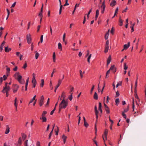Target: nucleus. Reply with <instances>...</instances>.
<instances>
[{
	"label": "nucleus",
	"instance_id": "f257e3e1",
	"mask_svg": "<svg viewBox=\"0 0 146 146\" xmlns=\"http://www.w3.org/2000/svg\"><path fill=\"white\" fill-rule=\"evenodd\" d=\"M68 104V101L63 99L59 105V112H60L61 109L65 108Z\"/></svg>",
	"mask_w": 146,
	"mask_h": 146
},
{
	"label": "nucleus",
	"instance_id": "f03ea898",
	"mask_svg": "<svg viewBox=\"0 0 146 146\" xmlns=\"http://www.w3.org/2000/svg\"><path fill=\"white\" fill-rule=\"evenodd\" d=\"M44 98L43 96H41L40 99L39 100V105L40 106H41L43 105L44 102Z\"/></svg>",
	"mask_w": 146,
	"mask_h": 146
},
{
	"label": "nucleus",
	"instance_id": "7ed1b4c3",
	"mask_svg": "<svg viewBox=\"0 0 146 146\" xmlns=\"http://www.w3.org/2000/svg\"><path fill=\"white\" fill-rule=\"evenodd\" d=\"M17 75L18 77L16 79L18 81L21 83H22L21 82V79L22 78V76L19 75V72H16L15 73V76Z\"/></svg>",
	"mask_w": 146,
	"mask_h": 146
},
{
	"label": "nucleus",
	"instance_id": "20e7f679",
	"mask_svg": "<svg viewBox=\"0 0 146 146\" xmlns=\"http://www.w3.org/2000/svg\"><path fill=\"white\" fill-rule=\"evenodd\" d=\"M27 39L28 43L30 44L31 42V38L30 34H27Z\"/></svg>",
	"mask_w": 146,
	"mask_h": 146
},
{
	"label": "nucleus",
	"instance_id": "39448f33",
	"mask_svg": "<svg viewBox=\"0 0 146 146\" xmlns=\"http://www.w3.org/2000/svg\"><path fill=\"white\" fill-rule=\"evenodd\" d=\"M10 89V88L9 86H8L7 87H4L3 90L2 91V92L3 93H5V92H8V91Z\"/></svg>",
	"mask_w": 146,
	"mask_h": 146
},
{
	"label": "nucleus",
	"instance_id": "423d86ee",
	"mask_svg": "<svg viewBox=\"0 0 146 146\" xmlns=\"http://www.w3.org/2000/svg\"><path fill=\"white\" fill-rule=\"evenodd\" d=\"M62 81V80L59 79L58 81V84L57 86H56L55 87V89L54 90V92H56V90L59 87L61 84V82Z\"/></svg>",
	"mask_w": 146,
	"mask_h": 146
},
{
	"label": "nucleus",
	"instance_id": "0eeeda50",
	"mask_svg": "<svg viewBox=\"0 0 146 146\" xmlns=\"http://www.w3.org/2000/svg\"><path fill=\"white\" fill-rule=\"evenodd\" d=\"M14 88L13 89V92L14 93H15L18 90L19 88V86L18 85L15 84L14 85Z\"/></svg>",
	"mask_w": 146,
	"mask_h": 146
},
{
	"label": "nucleus",
	"instance_id": "6e6552de",
	"mask_svg": "<svg viewBox=\"0 0 146 146\" xmlns=\"http://www.w3.org/2000/svg\"><path fill=\"white\" fill-rule=\"evenodd\" d=\"M6 129L5 132V133L6 134H8L10 131V128L8 125H6Z\"/></svg>",
	"mask_w": 146,
	"mask_h": 146
},
{
	"label": "nucleus",
	"instance_id": "1a4fd4ad",
	"mask_svg": "<svg viewBox=\"0 0 146 146\" xmlns=\"http://www.w3.org/2000/svg\"><path fill=\"white\" fill-rule=\"evenodd\" d=\"M130 42H128L127 44H125L124 45L123 48L125 50L127 49L130 46Z\"/></svg>",
	"mask_w": 146,
	"mask_h": 146
},
{
	"label": "nucleus",
	"instance_id": "9d476101",
	"mask_svg": "<svg viewBox=\"0 0 146 146\" xmlns=\"http://www.w3.org/2000/svg\"><path fill=\"white\" fill-rule=\"evenodd\" d=\"M5 67L6 68V70L7 71V76H8L9 74L10 69L7 66H6Z\"/></svg>",
	"mask_w": 146,
	"mask_h": 146
},
{
	"label": "nucleus",
	"instance_id": "9b49d317",
	"mask_svg": "<svg viewBox=\"0 0 146 146\" xmlns=\"http://www.w3.org/2000/svg\"><path fill=\"white\" fill-rule=\"evenodd\" d=\"M59 3H60V10H59V14H61V13L62 12V5H61V0H58Z\"/></svg>",
	"mask_w": 146,
	"mask_h": 146
},
{
	"label": "nucleus",
	"instance_id": "f8f14e48",
	"mask_svg": "<svg viewBox=\"0 0 146 146\" xmlns=\"http://www.w3.org/2000/svg\"><path fill=\"white\" fill-rule=\"evenodd\" d=\"M67 138V137L65 135H63L62 137V138L63 140L64 143H65L66 142V139Z\"/></svg>",
	"mask_w": 146,
	"mask_h": 146
},
{
	"label": "nucleus",
	"instance_id": "ddd939ff",
	"mask_svg": "<svg viewBox=\"0 0 146 146\" xmlns=\"http://www.w3.org/2000/svg\"><path fill=\"white\" fill-rule=\"evenodd\" d=\"M111 61V57L110 55L108 57L107 60V65L108 66L110 63Z\"/></svg>",
	"mask_w": 146,
	"mask_h": 146
},
{
	"label": "nucleus",
	"instance_id": "4468645a",
	"mask_svg": "<svg viewBox=\"0 0 146 146\" xmlns=\"http://www.w3.org/2000/svg\"><path fill=\"white\" fill-rule=\"evenodd\" d=\"M116 1L115 0H113L110 3V6L113 7L116 5Z\"/></svg>",
	"mask_w": 146,
	"mask_h": 146
},
{
	"label": "nucleus",
	"instance_id": "2eb2a0df",
	"mask_svg": "<svg viewBox=\"0 0 146 146\" xmlns=\"http://www.w3.org/2000/svg\"><path fill=\"white\" fill-rule=\"evenodd\" d=\"M99 106L98 110L101 111V112L102 113V104L100 102L99 103Z\"/></svg>",
	"mask_w": 146,
	"mask_h": 146
},
{
	"label": "nucleus",
	"instance_id": "dca6fc26",
	"mask_svg": "<svg viewBox=\"0 0 146 146\" xmlns=\"http://www.w3.org/2000/svg\"><path fill=\"white\" fill-rule=\"evenodd\" d=\"M101 13H104L106 6H101Z\"/></svg>",
	"mask_w": 146,
	"mask_h": 146
},
{
	"label": "nucleus",
	"instance_id": "f3484780",
	"mask_svg": "<svg viewBox=\"0 0 146 146\" xmlns=\"http://www.w3.org/2000/svg\"><path fill=\"white\" fill-rule=\"evenodd\" d=\"M94 98L96 100H97L98 99V94L96 92H95L94 94Z\"/></svg>",
	"mask_w": 146,
	"mask_h": 146
},
{
	"label": "nucleus",
	"instance_id": "a211bd4d",
	"mask_svg": "<svg viewBox=\"0 0 146 146\" xmlns=\"http://www.w3.org/2000/svg\"><path fill=\"white\" fill-rule=\"evenodd\" d=\"M115 67L114 65H113L111 66V67L110 68V70H111L113 71V72L114 73L116 71V69H115V70H114L113 71V70L114 69Z\"/></svg>",
	"mask_w": 146,
	"mask_h": 146
},
{
	"label": "nucleus",
	"instance_id": "6ab92c4d",
	"mask_svg": "<svg viewBox=\"0 0 146 146\" xmlns=\"http://www.w3.org/2000/svg\"><path fill=\"white\" fill-rule=\"evenodd\" d=\"M108 133V130L107 129H106L104 132V135L106 139H107V136Z\"/></svg>",
	"mask_w": 146,
	"mask_h": 146
},
{
	"label": "nucleus",
	"instance_id": "aec40b11",
	"mask_svg": "<svg viewBox=\"0 0 146 146\" xmlns=\"http://www.w3.org/2000/svg\"><path fill=\"white\" fill-rule=\"evenodd\" d=\"M109 31H110V30L109 29L108 31V32L105 35V38L106 40H107L108 37V36L109 35Z\"/></svg>",
	"mask_w": 146,
	"mask_h": 146
},
{
	"label": "nucleus",
	"instance_id": "412c9836",
	"mask_svg": "<svg viewBox=\"0 0 146 146\" xmlns=\"http://www.w3.org/2000/svg\"><path fill=\"white\" fill-rule=\"evenodd\" d=\"M123 21L121 19L120 17L119 20V25L120 26H121L123 25Z\"/></svg>",
	"mask_w": 146,
	"mask_h": 146
},
{
	"label": "nucleus",
	"instance_id": "4be33fe9",
	"mask_svg": "<svg viewBox=\"0 0 146 146\" xmlns=\"http://www.w3.org/2000/svg\"><path fill=\"white\" fill-rule=\"evenodd\" d=\"M56 55L55 52H54L53 54V61L54 62L56 61Z\"/></svg>",
	"mask_w": 146,
	"mask_h": 146
},
{
	"label": "nucleus",
	"instance_id": "5701e85b",
	"mask_svg": "<svg viewBox=\"0 0 146 146\" xmlns=\"http://www.w3.org/2000/svg\"><path fill=\"white\" fill-rule=\"evenodd\" d=\"M118 7H117L115 9V12L114 13V14L113 16L112 17V19H113L115 16L116 15V14H117V13L118 12Z\"/></svg>",
	"mask_w": 146,
	"mask_h": 146
},
{
	"label": "nucleus",
	"instance_id": "b1692460",
	"mask_svg": "<svg viewBox=\"0 0 146 146\" xmlns=\"http://www.w3.org/2000/svg\"><path fill=\"white\" fill-rule=\"evenodd\" d=\"M21 135L22 138L23 139V140H25L26 137V135L24 133H22Z\"/></svg>",
	"mask_w": 146,
	"mask_h": 146
},
{
	"label": "nucleus",
	"instance_id": "393cba45",
	"mask_svg": "<svg viewBox=\"0 0 146 146\" xmlns=\"http://www.w3.org/2000/svg\"><path fill=\"white\" fill-rule=\"evenodd\" d=\"M22 143V139L21 137H20L19 138L18 141V144L19 145H20Z\"/></svg>",
	"mask_w": 146,
	"mask_h": 146
},
{
	"label": "nucleus",
	"instance_id": "a878e982",
	"mask_svg": "<svg viewBox=\"0 0 146 146\" xmlns=\"http://www.w3.org/2000/svg\"><path fill=\"white\" fill-rule=\"evenodd\" d=\"M11 50V48H8V47H6L5 48V52H9Z\"/></svg>",
	"mask_w": 146,
	"mask_h": 146
},
{
	"label": "nucleus",
	"instance_id": "bb28decb",
	"mask_svg": "<svg viewBox=\"0 0 146 146\" xmlns=\"http://www.w3.org/2000/svg\"><path fill=\"white\" fill-rule=\"evenodd\" d=\"M109 49V46H106L105 49L104 50V52L105 53H107Z\"/></svg>",
	"mask_w": 146,
	"mask_h": 146
},
{
	"label": "nucleus",
	"instance_id": "cd10ccee",
	"mask_svg": "<svg viewBox=\"0 0 146 146\" xmlns=\"http://www.w3.org/2000/svg\"><path fill=\"white\" fill-rule=\"evenodd\" d=\"M135 92V98L138 101H139V98L137 94V92Z\"/></svg>",
	"mask_w": 146,
	"mask_h": 146
},
{
	"label": "nucleus",
	"instance_id": "c85d7f7f",
	"mask_svg": "<svg viewBox=\"0 0 146 146\" xmlns=\"http://www.w3.org/2000/svg\"><path fill=\"white\" fill-rule=\"evenodd\" d=\"M116 105L117 106L119 103V98H117L115 100V101Z\"/></svg>",
	"mask_w": 146,
	"mask_h": 146
},
{
	"label": "nucleus",
	"instance_id": "c756f323",
	"mask_svg": "<svg viewBox=\"0 0 146 146\" xmlns=\"http://www.w3.org/2000/svg\"><path fill=\"white\" fill-rule=\"evenodd\" d=\"M41 83L40 84V86L41 87H43L44 86V80L43 79H42L41 80Z\"/></svg>",
	"mask_w": 146,
	"mask_h": 146
},
{
	"label": "nucleus",
	"instance_id": "7c9ffc66",
	"mask_svg": "<svg viewBox=\"0 0 146 146\" xmlns=\"http://www.w3.org/2000/svg\"><path fill=\"white\" fill-rule=\"evenodd\" d=\"M35 52L36 53L35 58L36 59H37L39 56V54L36 51H35Z\"/></svg>",
	"mask_w": 146,
	"mask_h": 146
},
{
	"label": "nucleus",
	"instance_id": "2f4dec72",
	"mask_svg": "<svg viewBox=\"0 0 146 146\" xmlns=\"http://www.w3.org/2000/svg\"><path fill=\"white\" fill-rule=\"evenodd\" d=\"M36 97V95L35 96L33 97V99L31 100H30V101L29 102V104L31 103H32L33 102V101H34V100H35Z\"/></svg>",
	"mask_w": 146,
	"mask_h": 146
},
{
	"label": "nucleus",
	"instance_id": "473e14b6",
	"mask_svg": "<svg viewBox=\"0 0 146 146\" xmlns=\"http://www.w3.org/2000/svg\"><path fill=\"white\" fill-rule=\"evenodd\" d=\"M105 110L106 111L107 113H110V109L108 107H107L106 108H105Z\"/></svg>",
	"mask_w": 146,
	"mask_h": 146
},
{
	"label": "nucleus",
	"instance_id": "72a5a7b5",
	"mask_svg": "<svg viewBox=\"0 0 146 146\" xmlns=\"http://www.w3.org/2000/svg\"><path fill=\"white\" fill-rule=\"evenodd\" d=\"M91 56L92 54H90L87 58V61L89 63H90V60L91 57Z\"/></svg>",
	"mask_w": 146,
	"mask_h": 146
},
{
	"label": "nucleus",
	"instance_id": "f704fd0d",
	"mask_svg": "<svg viewBox=\"0 0 146 146\" xmlns=\"http://www.w3.org/2000/svg\"><path fill=\"white\" fill-rule=\"evenodd\" d=\"M65 93L64 92H63L61 95V98H63V99H65Z\"/></svg>",
	"mask_w": 146,
	"mask_h": 146
},
{
	"label": "nucleus",
	"instance_id": "c9c22d12",
	"mask_svg": "<svg viewBox=\"0 0 146 146\" xmlns=\"http://www.w3.org/2000/svg\"><path fill=\"white\" fill-rule=\"evenodd\" d=\"M40 119H42V121L43 122H46V118L45 117H42V118H40Z\"/></svg>",
	"mask_w": 146,
	"mask_h": 146
},
{
	"label": "nucleus",
	"instance_id": "e433bc0d",
	"mask_svg": "<svg viewBox=\"0 0 146 146\" xmlns=\"http://www.w3.org/2000/svg\"><path fill=\"white\" fill-rule=\"evenodd\" d=\"M72 94L73 93H71L70 95L68 97V99L70 101L72 100Z\"/></svg>",
	"mask_w": 146,
	"mask_h": 146
},
{
	"label": "nucleus",
	"instance_id": "4c0bfd02",
	"mask_svg": "<svg viewBox=\"0 0 146 146\" xmlns=\"http://www.w3.org/2000/svg\"><path fill=\"white\" fill-rule=\"evenodd\" d=\"M47 113V112L46 111H44L42 114V117H44L45 115Z\"/></svg>",
	"mask_w": 146,
	"mask_h": 146
},
{
	"label": "nucleus",
	"instance_id": "58836bf2",
	"mask_svg": "<svg viewBox=\"0 0 146 146\" xmlns=\"http://www.w3.org/2000/svg\"><path fill=\"white\" fill-rule=\"evenodd\" d=\"M56 69L55 68H54L53 70V72L52 73H51V77H52L53 76V74L54 73L56 72Z\"/></svg>",
	"mask_w": 146,
	"mask_h": 146
},
{
	"label": "nucleus",
	"instance_id": "ea45409f",
	"mask_svg": "<svg viewBox=\"0 0 146 146\" xmlns=\"http://www.w3.org/2000/svg\"><path fill=\"white\" fill-rule=\"evenodd\" d=\"M128 66H126V64L125 63H124V69L125 70H126L127 69Z\"/></svg>",
	"mask_w": 146,
	"mask_h": 146
},
{
	"label": "nucleus",
	"instance_id": "a19ab883",
	"mask_svg": "<svg viewBox=\"0 0 146 146\" xmlns=\"http://www.w3.org/2000/svg\"><path fill=\"white\" fill-rule=\"evenodd\" d=\"M95 111V114L96 116V118L97 119L98 117V110H96Z\"/></svg>",
	"mask_w": 146,
	"mask_h": 146
},
{
	"label": "nucleus",
	"instance_id": "79ce46f5",
	"mask_svg": "<svg viewBox=\"0 0 146 146\" xmlns=\"http://www.w3.org/2000/svg\"><path fill=\"white\" fill-rule=\"evenodd\" d=\"M99 11L98 9H97L96 10V17H98V15H99Z\"/></svg>",
	"mask_w": 146,
	"mask_h": 146
},
{
	"label": "nucleus",
	"instance_id": "37998d69",
	"mask_svg": "<svg viewBox=\"0 0 146 146\" xmlns=\"http://www.w3.org/2000/svg\"><path fill=\"white\" fill-rule=\"evenodd\" d=\"M132 108L133 109V111L134 110L135 108V106L134 105V99L133 98V106H132Z\"/></svg>",
	"mask_w": 146,
	"mask_h": 146
},
{
	"label": "nucleus",
	"instance_id": "c03bdc74",
	"mask_svg": "<svg viewBox=\"0 0 146 146\" xmlns=\"http://www.w3.org/2000/svg\"><path fill=\"white\" fill-rule=\"evenodd\" d=\"M137 81H136L135 82V92H137L136 88H137Z\"/></svg>",
	"mask_w": 146,
	"mask_h": 146
},
{
	"label": "nucleus",
	"instance_id": "a18cd8bd",
	"mask_svg": "<svg viewBox=\"0 0 146 146\" xmlns=\"http://www.w3.org/2000/svg\"><path fill=\"white\" fill-rule=\"evenodd\" d=\"M58 48L62 50V45L60 43H59L58 44Z\"/></svg>",
	"mask_w": 146,
	"mask_h": 146
},
{
	"label": "nucleus",
	"instance_id": "49530a36",
	"mask_svg": "<svg viewBox=\"0 0 146 146\" xmlns=\"http://www.w3.org/2000/svg\"><path fill=\"white\" fill-rule=\"evenodd\" d=\"M95 86L94 85H93L92 86V87L91 89V91H90V93L91 94H92V92L93 91V90L94 89Z\"/></svg>",
	"mask_w": 146,
	"mask_h": 146
},
{
	"label": "nucleus",
	"instance_id": "de8ad7c7",
	"mask_svg": "<svg viewBox=\"0 0 146 146\" xmlns=\"http://www.w3.org/2000/svg\"><path fill=\"white\" fill-rule=\"evenodd\" d=\"M74 89V88L73 87H72L71 88H70V91L69 92L70 94H71V93H73L72 92L73 91Z\"/></svg>",
	"mask_w": 146,
	"mask_h": 146
},
{
	"label": "nucleus",
	"instance_id": "09e8293b",
	"mask_svg": "<svg viewBox=\"0 0 146 146\" xmlns=\"http://www.w3.org/2000/svg\"><path fill=\"white\" fill-rule=\"evenodd\" d=\"M121 82H119L116 85V87L117 88L119 86H121Z\"/></svg>",
	"mask_w": 146,
	"mask_h": 146
},
{
	"label": "nucleus",
	"instance_id": "8fccbe9b",
	"mask_svg": "<svg viewBox=\"0 0 146 146\" xmlns=\"http://www.w3.org/2000/svg\"><path fill=\"white\" fill-rule=\"evenodd\" d=\"M35 76L36 74L35 73H33V78L32 79H33V80H35Z\"/></svg>",
	"mask_w": 146,
	"mask_h": 146
},
{
	"label": "nucleus",
	"instance_id": "3c124183",
	"mask_svg": "<svg viewBox=\"0 0 146 146\" xmlns=\"http://www.w3.org/2000/svg\"><path fill=\"white\" fill-rule=\"evenodd\" d=\"M57 131H56L55 130V131L56 132V135H58V133L59 131V129L58 127L57 126Z\"/></svg>",
	"mask_w": 146,
	"mask_h": 146
},
{
	"label": "nucleus",
	"instance_id": "603ef678",
	"mask_svg": "<svg viewBox=\"0 0 146 146\" xmlns=\"http://www.w3.org/2000/svg\"><path fill=\"white\" fill-rule=\"evenodd\" d=\"M38 16H40V24H41L42 18V14L41 15H39V14H38Z\"/></svg>",
	"mask_w": 146,
	"mask_h": 146
},
{
	"label": "nucleus",
	"instance_id": "864d4df0",
	"mask_svg": "<svg viewBox=\"0 0 146 146\" xmlns=\"http://www.w3.org/2000/svg\"><path fill=\"white\" fill-rule=\"evenodd\" d=\"M68 0H65V2H66V3H65L64 5V6H66V5H69V3H68Z\"/></svg>",
	"mask_w": 146,
	"mask_h": 146
},
{
	"label": "nucleus",
	"instance_id": "5fc2aeb1",
	"mask_svg": "<svg viewBox=\"0 0 146 146\" xmlns=\"http://www.w3.org/2000/svg\"><path fill=\"white\" fill-rule=\"evenodd\" d=\"M84 125L86 127H87L88 126V123L86 121L84 122Z\"/></svg>",
	"mask_w": 146,
	"mask_h": 146
},
{
	"label": "nucleus",
	"instance_id": "6e6d98bb",
	"mask_svg": "<svg viewBox=\"0 0 146 146\" xmlns=\"http://www.w3.org/2000/svg\"><path fill=\"white\" fill-rule=\"evenodd\" d=\"M91 11H92V9H91L88 12V14H87V17H88V19L89 18V15L91 13Z\"/></svg>",
	"mask_w": 146,
	"mask_h": 146
},
{
	"label": "nucleus",
	"instance_id": "4d7b16f0",
	"mask_svg": "<svg viewBox=\"0 0 146 146\" xmlns=\"http://www.w3.org/2000/svg\"><path fill=\"white\" fill-rule=\"evenodd\" d=\"M49 100L50 99L49 98H48L47 102L45 105L46 106H47L48 105L49 103Z\"/></svg>",
	"mask_w": 146,
	"mask_h": 146
},
{
	"label": "nucleus",
	"instance_id": "13d9d810",
	"mask_svg": "<svg viewBox=\"0 0 146 146\" xmlns=\"http://www.w3.org/2000/svg\"><path fill=\"white\" fill-rule=\"evenodd\" d=\"M79 72L80 73V76L81 78H82L83 77V74L82 73V71L81 70H80L79 71Z\"/></svg>",
	"mask_w": 146,
	"mask_h": 146
},
{
	"label": "nucleus",
	"instance_id": "bf43d9fd",
	"mask_svg": "<svg viewBox=\"0 0 146 146\" xmlns=\"http://www.w3.org/2000/svg\"><path fill=\"white\" fill-rule=\"evenodd\" d=\"M124 113L123 112H122V115H123V117L124 118H125V119H126V115L124 114Z\"/></svg>",
	"mask_w": 146,
	"mask_h": 146
},
{
	"label": "nucleus",
	"instance_id": "052dcab7",
	"mask_svg": "<svg viewBox=\"0 0 146 146\" xmlns=\"http://www.w3.org/2000/svg\"><path fill=\"white\" fill-rule=\"evenodd\" d=\"M119 94L118 92V91H117L116 93V96H115V97L117 98V97L119 96Z\"/></svg>",
	"mask_w": 146,
	"mask_h": 146
},
{
	"label": "nucleus",
	"instance_id": "680f3d73",
	"mask_svg": "<svg viewBox=\"0 0 146 146\" xmlns=\"http://www.w3.org/2000/svg\"><path fill=\"white\" fill-rule=\"evenodd\" d=\"M27 67V64L26 63L24 65L23 67V68L24 69H25Z\"/></svg>",
	"mask_w": 146,
	"mask_h": 146
},
{
	"label": "nucleus",
	"instance_id": "e2e57ef3",
	"mask_svg": "<svg viewBox=\"0 0 146 146\" xmlns=\"http://www.w3.org/2000/svg\"><path fill=\"white\" fill-rule=\"evenodd\" d=\"M16 2H15L14 3H13L11 7V8H12V7H15L16 4Z\"/></svg>",
	"mask_w": 146,
	"mask_h": 146
},
{
	"label": "nucleus",
	"instance_id": "0e129e2a",
	"mask_svg": "<svg viewBox=\"0 0 146 146\" xmlns=\"http://www.w3.org/2000/svg\"><path fill=\"white\" fill-rule=\"evenodd\" d=\"M43 35H42L41 36L40 38V42L41 43H42V42H43Z\"/></svg>",
	"mask_w": 146,
	"mask_h": 146
},
{
	"label": "nucleus",
	"instance_id": "69168bd1",
	"mask_svg": "<svg viewBox=\"0 0 146 146\" xmlns=\"http://www.w3.org/2000/svg\"><path fill=\"white\" fill-rule=\"evenodd\" d=\"M32 82L33 84H36V79H35V80H33V79H32Z\"/></svg>",
	"mask_w": 146,
	"mask_h": 146
},
{
	"label": "nucleus",
	"instance_id": "338daca9",
	"mask_svg": "<svg viewBox=\"0 0 146 146\" xmlns=\"http://www.w3.org/2000/svg\"><path fill=\"white\" fill-rule=\"evenodd\" d=\"M18 68L17 66H15V68H13V70L15 71H16L17 70Z\"/></svg>",
	"mask_w": 146,
	"mask_h": 146
},
{
	"label": "nucleus",
	"instance_id": "774afa93",
	"mask_svg": "<svg viewBox=\"0 0 146 146\" xmlns=\"http://www.w3.org/2000/svg\"><path fill=\"white\" fill-rule=\"evenodd\" d=\"M36 146H40V142L39 141H37L36 143Z\"/></svg>",
	"mask_w": 146,
	"mask_h": 146
}]
</instances>
